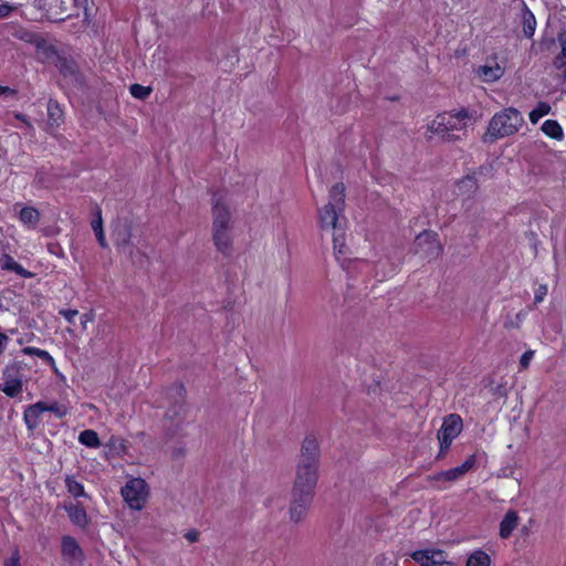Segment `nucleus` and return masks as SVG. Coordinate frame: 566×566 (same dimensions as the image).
I'll use <instances>...</instances> for the list:
<instances>
[{
  "label": "nucleus",
  "instance_id": "nucleus-7",
  "mask_svg": "<svg viewBox=\"0 0 566 566\" xmlns=\"http://www.w3.org/2000/svg\"><path fill=\"white\" fill-rule=\"evenodd\" d=\"M146 486L143 479H132L122 488V496L130 509L139 511L144 507L147 496Z\"/></svg>",
  "mask_w": 566,
  "mask_h": 566
},
{
  "label": "nucleus",
  "instance_id": "nucleus-53",
  "mask_svg": "<svg viewBox=\"0 0 566 566\" xmlns=\"http://www.w3.org/2000/svg\"><path fill=\"white\" fill-rule=\"evenodd\" d=\"M524 354L532 355V354H534V352H532V350H527V352H525Z\"/></svg>",
  "mask_w": 566,
  "mask_h": 566
},
{
  "label": "nucleus",
  "instance_id": "nucleus-54",
  "mask_svg": "<svg viewBox=\"0 0 566 566\" xmlns=\"http://www.w3.org/2000/svg\"><path fill=\"white\" fill-rule=\"evenodd\" d=\"M436 559H441V555H436Z\"/></svg>",
  "mask_w": 566,
  "mask_h": 566
},
{
  "label": "nucleus",
  "instance_id": "nucleus-5",
  "mask_svg": "<svg viewBox=\"0 0 566 566\" xmlns=\"http://www.w3.org/2000/svg\"><path fill=\"white\" fill-rule=\"evenodd\" d=\"M212 238L217 250L229 254L232 250L231 214L227 206L217 201L212 209Z\"/></svg>",
  "mask_w": 566,
  "mask_h": 566
},
{
  "label": "nucleus",
  "instance_id": "nucleus-10",
  "mask_svg": "<svg viewBox=\"0 0 566 566\" xmlns=\"http://www.w3.org/2000/svg\"><path fill=\"white\" fill-rule=\"evenodd\" d=\"M166 398L170 407L165 412V417L174 420L181 416L186 403V388L182 382H176L166 389Z\"/></svg>",
  "mask_w": 566,
  "mask_h": 566
},
{
  "label": "nucleus",
  "instance_id": "nucleus-34",
  "mask_svg": "<svg viewBox=\"0 0 566 566\" xmlns=\"http://www.w3.org/2000/svg\"><path fill=\"white\" fill-rule=\"evenodd\" d=\"M44 411H50L54 413L57 418H63L67 415V408L65 405H62L57 401H54L52 403L43 402Z\"/></svg>",
  "mask_w": 566,
  "mask_h": 566
},
{
  "label": "nucleus",
  "instance_id": "nucleus-17",
  "mask_svg": "<svg viewBox=\"0 0 566 566\" xmlns=\"http://www.w3.org/2000/svg\"><path fill=\"white\" fill-rule=\"evenodd\" d=\"M436 555H441V558L446 557L443 551L434 548L416 551L411 554V557L421 566H436L438 560L436 559Z\"/></svg>",
  "mask_w": 566,
  "mask_h": 566
},
{
  "label": "nucleus",
  "instance_id": "nucleus-18",
  "mask_svg": "<svg viewBox=\"0 0 566 566\" xmlns=\"http://www.w3.org/2000/svg\"><path fill=\"white\" fill-rule=\"evenodd\" d=\"M518 521H520V517H518V514L516 511H514V510L507 511L506 514L504 515L503 520L500 523V531H499L500 537L503 539L509 538L512 535L513 531L517 527Z\"/></svg>",
  "mask_w": 566,
  "mask_h": 566
},
{
  "label": "nucleus",
  "instance_id": "nucleus-33",
  "mask_svg": "<svg viewBox=\"0 0 566 566\" xmlns=\"http://www.w3.org/2000/svg\"><path fill=\"white\" fill-rule=\"evenodd\" d=\"M114 243L116 247H125L129 240V233L126 227H118L113 232Z\"/></svg>",
  "mask_w": 566,
  "mask_h": 566
},
{
  "label": "nucleus",
  "instance_id": "nucleus-25",
  "mask_svg": "<svg viewBox=\"0 0 566 566\" xmlns=\"http://www.w3.org/2000/svg\"><path fill=\"white\" fill-rule=\"evenodd\" d=\"M542 130L548 137L557 140H560L564 137L562 126L556 120L553 119L545 120L542 125Z\"/></svg>",
  "mask_w": 566,
  "mask_h": 566
},
{
  "label": "nucleus",
  "instance_id": "nucleus-2",
  "mask_svg": "<svg viewBox=\"0 0 566 566\" xmlns=\"http://www.w3.org/2000/svg\"><path fill=\"white\" fill-rule=\"evenodd\" d=\"M321 450L314 434L304 438L295 465V478L292 488L316 490L318 481Z\"/></svg>",
  "mask_w": 566,
  "mask_h": 566
},
{
  "label": "nucleus",
  "instance_id": "nucleus-43",
  "mask_svg": "<svg viewBox=\"0 0 566 566\" xmlns=\"http://www.w3.org/2000/svg\"><path fill=\"white\" fill-rule=\"evenodd\" d=\"M185 538H187L190 543H196L199 541V532L196 530H189L185 534Z\"/></svg>",
  "mask_w": 566,
  "mask_h": 566
},
{
  "label": "nucleus",
  "instance_id": "nucleus-11",
  "mask_svg": "<svg viewBox=\"0 0 566 566\" xmlns=\"http://www.w3.org/2000/svg\"><path fill=\"white\" fill-rule=\"evenodd\" d=\"M416 253L427 259H436L441 253L438 234L433 231H423L415 240Z\"/></svg>",
  "mask_w": 566,
  "mask_h": 566
},
{
  "label": "nucleus",
  "instance_id": "nucleus-41",
  "mask_svg": "<svg viewBox=\"0 0 566 566\" xmlns=\"http://www.w3.org/2000/svg\"><path fill=\"white\" fill-rule=\"evenodd\" d=\"M94 314L92 312L84 313L80 316V324L82 329H86L87 324L93 322Z\"/></svg>",
  "mask_w": 566,
  "mask_h": 566
},
{
  "label": "nucleus",
  "instance_id": "nucleus-39",
  "mask_svg": "<svg viewBox=\"0 0 566 566\" xmlns=\"http://www.w3.org/2000/svg\"><path fill=\"white\" fill-rule=\"evenodd\" d=\"M60 314L65 318V321L70 324H74L75 319L78 316L77 310H61Z\"/></svg>",
  "mask_w": 566,
  "mask_h": 566
},
{
  "label": "nucleus",
  "instance_id": "nucleus-14",
  "mask_svg": "<svg viewBox=\"0 0 566 566\" xmlns=\"http://www.w3.org/2000/svg\"><path fill=\"white\" fill-rule=\"evenodd\" d=\"M504 74V67L495 60L486 62L476 69L478 77L484 83H493Z\"/></svg>",
  "mask_w": 566,
  "mask_h": 566
},
{
  "label": "nucleus",
  "instance_id": "nucleus-32",
  "mask_svg": "<svg viewBox=\"0 0 566 566\" xmlns=\"http://www.w3.org/2000/svg\"><path fill=\"white\" fill-rule=\"evenodd\" d=\"M527 315V310H521L514 315V317L506 318V321L504 322V326L507 328H520L524 321L526 319Z\"/></svg>",
  "mask_w": 566,
  "mask_h": 566
},
{
  "label": "nucleus",
  "instance_id": "nucleus-13",
  "mask_svg": "<svg viewBox=\"0 0 566 566\" xmlns=\"http://www.w3.org/2000/svg\"><path fill=\"white\" fill-rule=\"evenodd\" d=\"M476 458L474 454L470 455L461 465L441 471L437 473L432 479L436 481H448L452 482L463 476L470 469L474 467Z\"/></svg>",
  "mask_w": 566,
  "mask_h": 566
},
{
  "label": "nucleus",
  "instance_id": "nucleus-4",
  "mask_svg": "<svg viewBox=\"0 0 566 566\" xmlns=\"http://www.w3.org/2000/svg\"><path fill=\"white\" fill-rule=\"evenodd\" d=\"M524 125L522 113L507 107L495 113L489 122L485 138L495 140L516 134Z\"/></svg>",
  "mask_w": 566,
  "mask_h": 566
},
{
  "label": "nucleus",
  "instance_id": "nucleus-19",
  "mask_svg": "<svg viewBox=\"0 0 566 566\" xmlns=\"http://www.w3.org/2000/svg\"><path fill=\"white\" fill-rule=\"evenodd\" d=\"M521 22L523 27V33L526 38H532L536 31V19L533 12L527 8V6L522 2V14Z\"/></svg>",
  "mask_w": 566,
  "mask_h": 566
},
{
  "label": "nucleus",
  "instance_id": "nucleus-38",
  "mask_svg": "<svg viewBox=\"0 0 566 566\" xmlns=\"http://www.w3.org/2000/svg\"><path fill=\"white\" fill-rule=\"evenodd\" d=\"M20 559H21V556H20L19 548L15 547L12 552L11 557H9L4 560L3 566H21Z\"/></svg>",
  "mask_w": 566,
  "mask_h": 566
},
{
  "label": "nucleus",
  "instance_id": "nucleus-42",
  "mask_svg": "<svg viewBox=\"0 0 566 566\" xmlns=\"http://www.w3.org/2000/svg\"><path fill=\"white\" fill-rule=\"evenodd\" d=\"M13 272L20 275L21 277L29 279L33 276V274L30 271L25 270L20 263L17 264Z\"/></svg>",
  "mask_w": 566,
  "mask_h": 566
},
{
  "label": "nucleus",
  "instance_id": "nucleus-50",
  "mask_svg": "<svg viewBox=\"0 0 566 566\" xmlns=\"http://www.w3.org/2000/svg\"><path fill=\"white\" fill-rule=\"evenodd\" d=\"M14 116H15V118H18V119L22 120V122H23V123H25L28 126H30V123L27 120V118H25V116H24V115H22V114H15Z\"/></svg>",
  "mask_w": 566,
  "mask_h": 566
},
{
  "label": "nucleus",
  "instance_id": "nucleus-27",
  "mask_svg": "<svg viewBox=\"0 0 566 566\" xmlns=\"http://www.w3.org/2000/svg\"><path fill=\"white\" fill-rule=\"evenodd\" d=\"M491 558L482 549L474 551L467 559V566H490Z\"/></svg>",
  "mask_w": 566,
  "mask_h": 566
},
{
  "label": "nucleus",
  "instance_id": "nucleus-36",
  "mask_svg": "<svg viewBox=\"0 0 566 566\" xmlns=\"http://www.w3.org/2000/svg\"><path fill=\"white\" fill-rule=\"evenodd\" d=\"M18 262L9 254H3L1 256V268L7 271H14Z\"/></svg>",
  "mask_w": 566,
  "mask_h": 566
},
{
  "label": "nucleus",
  "instance_id": "nucleus-48",
  "mask_svg": "<svg viewBox=\"0 0 566 566\" xmlns=\"http://www.w3.org/2000/svg\"><path fill=\"white\" fill-rule=\"evenodd\" d=\"M8 94H11V95H12V94H14V91H13V90H11V88H10V87H8V86H2V85H0V96H1V95H8Z\"/></svg>",
  "mask_w": 566,
  "mask_h": 566
},
{
  "label": "nucleus",
  "instance_id": "nucleus-1",
  "mask_svg": "<svg viewBox=\"0 0 566 566\" xmlns=\"http://www.w3.org/2000/svg\"><path fill=\"white\" fill-rule=\"evenodd\" d=\"M345 207V186L335 184L329 190L328 202L317 211L319 228L324 231H333V248L336 260L340 266L349 273L360 272L369 275L371 264L360 259H349L345 244V229L343 227V211Z\"/></svg>",
  "mask_w": 566,
  "mask_h": 566
},
{
  "label": "nucleus",
  "instance_id": "nucleus-24",
  "mask_svg": "<svg viewBox=\"0 0 566 566\" xmlns=\"http://www.w3.org/2000/svg\"><path fill=\"white\" fill-rule=\"evenodd\" d=\"M62 553H63V555L70 556L74 559H78L82 556V549H81L80 545L71 536L63 537Z\"/></svg>",
  "mask_w": 566,
  "mask_h": 566
},
{
  "label": "nucleus",
  "instance_id": "nucleus-28",
  "mask_svg": "<svg viewBox=\"0 0 566 566\" xmlns=\"http://www.w3.org/2000/svg\"><path fill=\"white\" fill-rule=\"evenodd\" d=\"M78 441L88 448H98L101 446L98 434L92 429L83 430L78 436Z\"/></svg>",
  "mask_w": 566,
  "mask_h": 566
},
{
  "label": "nucleus",
  "instance_id": "nucleus-31",
  "mask_svg": "<svg viewBox=\"0 0 566 566\" xmlns=\"http://www.w3.org/2000/svg\"><path fill=\"white\" fill-rule=\"evenodd\" d=\"M65 484H66L67 491L74 497L86 496L84 486L80 482H77L74 478L67 475L65 479Z\"/></svg>",
  "mask_w": 566,
  "mask_h": 566
},
{
  "label": "nucleus",
  "instance_id": "nucleus-37",
  "mask_svg": "<svg viewBox=\"0 0 566 566\" xmlns=\"http://www.w3.org/2000/svg\"><path fill=\"white\" fill-rule=\"evenodd\" d=\"M548 292L547 285L542 284L534 291V303L539 304L544 301Z\"/></svg>",
  "mask_w": 566,
  "mask_h": 566
},
{
  "label": "nucleus",
  "instance_id": "nucleus-45",
  "mask_svg": "<svg viewBox=\"0 0 566 566\" xmlns=\"http://www.w3.org/2000/svg\"><path fill=\"white\" fill-rule=\"evenodd\" d=\"M22 354L29 355V354H48L44 350L33 348V347H25L22 349Z\"/></svg>",
  "mask_w": 566,
  "mask_h": 566
},
{
  "label": "nucleus",
  "instance_id": "nucleus-52",
  "mask_svg": "<svg viewBox=\"0 0 566 566\" xmlns=\"http://www.w3.org/2000/svg\"><path fill=\"white\" fill-rule=\"evenodd\" d=\"M521 533L525 536H527L530 534V527L524 525L522 528H521Z\"/></svg>",
  "mask_w": 566,
  "mask_h": 566
},
{
  "label": "nucleus",
  "instance_id": "nucleus-3",
  "mask_svg": "<svg viewBox=\"0 0 566 566\" xmlns=\"http://www.w3.org/2000/svg\"><path fill=\"white\" fill-rule=\"evenodd\" d=\"M467 124L468 113L464 111L439 114L428 124L429 138L436 137L447 142L458 139L460 133L465 130Z\"/></svg>",
  "mask_w": 566,
  "mask_h": 566
},
{
  "label": "nucleus",
  "instance_id": "nucleus-30",
  "mask_svg": "<svg viewBox=\"0 0 566 566\" xmlns=\"http://www.w3.org/2000/svg\"><path fill=\"white\" fill-rule=\"evenodd\" d=\"M551 105L546 102H539L537 105L530 112L528 117L532 124H537L538 120L549 114Z\"/></svg>",
  "mask_w": 566,
  "mask_h": 566
},
{
  "label": "nucleus",
  "instance_id": "nucleus-40",
  "mask_svg": "<svg viewBox=\"0 0 566 566\" xmlns=\"http://www.w3.org/2000/svg\"><path fill=\"white\" fill-rule=\"evenodd\" d=\"M18 9V6L10 4V3H1L0 4V19L8 18L12 11Z\"/></svg>",
  "mask_w": 566,
  "mask_h": 566
},
{
  "label": "nucleus",
  "instance_id": "nucleus-8",
  "mask_svg": "<svg viewBox=\"0 0 566 566\" xmlns=\"http://www.w3.org/2000/svg\"><path fill=\"white\" fill-rule=\"evenodd\" d=\"M22 365L19 361H13L8 365L3 370V382L0 384V391L4 392L8 397H17L22 391Z\"/></svg>",
  "mask_w": 566,
  "mask_h": 566
},
{
  "label": "nucleus",
  "instance_id": "nucleus-46",
  "mask_svg": "<svg viewBox=\"0 0 566 566\" xmlns=\"http://www.w3.org/2000/svg\"><path fill=\"white\" fill-rule=\"evenodd\" d=\"M9 338L3 333H0V353L6 348V344L8 343Z\"/></svg>",
  "mask_w": 566,
  "mask_h": 566
},
{
  "label": "nucleus",
  "instance_id": "nucleus-16",
  "mask_svg": "<svg viewBox=\"0 0 566 566\" xmlns=\"http://www.w3.org/2000/svg\"><path fill=\"white\" fill-rule=\"evenodd\" d=\"M42 412H44L43 401H38L25 408L23 412V420L28 430L33 431L39 426Z\"/></svg>",
  "mask_w": 566,
  "mask_h": 566
},
{
  "label": "nucleus",
  "instance_id": "nucleus-15",
  "mask_svg": "<svg viewBox=\"0 0 566 566\" xmlns=\"http://www.w3.org/2000/svg\"><path fill=\"white\" fill-rule=\"evenodd\" d=\"M19 207L20 205H15L14 210L18 211L20 222L25 229L34 230L38 227L41 218L39 210L33 207H21L18 210Z\"/></svg>",
  "mask_w": 566,
  "mask_h": 566
},
{
  "label": "nucleus",
  "instance_id": "nucleus-29",
  "mask_svg": "<svg viewBox=\"0 0 566 566\" xmlns=\"http://www.w3.org/2000/svg\"><path fill=\"white\" fill-rule=\"evenodd\" d=\"M49 123L52 126H59L63 118V111L60 105L53 101L48 104Z\"/></svg>",
  "mask_w": 566,
  "mask_h": 566
},
{
  "label": "nucleus",
  "instance_id": "nucleus-12",
  "mask_svg": "<svg viewBox=\"0 0 566 566\" xmlns=\"http://www.w3.org/2000/svg\"><path fill=\"white\" fill-rule=\"evenodd\" d=\"M19 38L25 42L32 43L35 46V53L39 60L48 61L54 57L55 51L53 46L42 38L30 32H23L19 34Z\"/></svg>",
  "mask_w": 566,
  "mask_h": 566
},
{
  "label": "nucleus",
  "instance_id": "nucleus-22",
  "mask_svg": "<svg viewBox=\"0 0 566 566\" xmlns=\"http://www.w3.org/2000/svg\"><path fill=\"white\" fill-rule=\"evenodd\" d=\"M497 375L494 374L490 379L488 387L494 399H505L507 397V381L503 380V377H500V380L496 379Z\"/></svg>",
  "mask_w": 566,
  "mask_h": 566
},
{
  "label": "nucleus",
  "instance_id": "nucleus-47",
  "mask_svg": "<svg viewBox=\"0 0 566 566\" xmlns=\"http://www.w3.org/2000/svg\"><path fill=\"white\" fill-rule=\"evenodd\" d=\"M436 566H459V565H457L453 562L446 560V557H444V558H441V559L437 560V565Z\"/></svg>",
  "mask_w": 566,
  "mask_h": 566
},
{
  "label": "nucleus",
  "instance_id": "nucleus-21",
  "mask_svg": "<svg viewBox=\"0 0 566 566\" xmlns=\"http://www.w3.org/2000/svg\"><path fill=\"white\" fill-rule=\"evenodd\" d=\"M67 515L73 524L84 528L87 523V514L81 504H72L66 507Z\"/></svg>",
  "mask_w": 566,
  "mask_h": 566
},
{
  "label": "nucleus",
  "instance_id": "nucleus-23",
  "mask_svg": "<svg viewBox=\"0 0 566 566\" xmlns=\"http://www.w3.org/2000/svg\"><path fill=\"white\" fill-rule=\"evenodd\" d=\"M92 230L102 248H107V241L103 230V218L102 210L97 208L95 210L94 219L91 222Z\"/></svg>",
  "mask_w": 566,
  "mask_h": 566
},
{
  "label": "nucleus",
  "instance_id": "nucleus-20",
  "mask_svg": "<svg viewBox=\"0 0 566 566\" xmlns=\"http://www.w3.org/2000/svg\"><path fill=\"white\" fill-rule=\"evenodd\" d=\"M478 190L476 179L472 176H467L462 178L455 186V193L458 196L465 198H470Z\"/></svg>",
  "mask_w": 566,
  "mask_h": 566
},
{
  "label": "nucleus",
  "instance_id": "nucleus-26",
  "mask_svg": "<svg viewBox=\"0 0 566 566\" xmlns=\"http://www.w3.org/2000/svg\"><path fill=\"white\" fill-rule=\"evenodd\" d=\"M557 40L560 45V52L555 57L554 64L558 70H563L566 75V33H559Z\"/></svg>",
  "mask_w": 566,
  "mask_h": 566
},
{
  "label": "nucleus",
  "instance_id": "nucleus-49",
  "mask_svg": "<svg viewBox=\"0 0 566 566\" xmlns=\"http://www.w3.org/2000/svg\"><path fill=\"white\" fill-rule=\"evenodd\" d=\"M185 454V450L182 448H176L172 451V457L178 458Z\"/></svg>",
  "mask_w": 566,
  "mask_h": 566
},
{
  "label": "nucleus",
  "instance_id": "nucleus-44",
  "mask_svg": "<svg viewBox=\"0 0 566 566\" xmlns=\"http://www.w3.org/2000/svg\"><path fill=\"white\" fill-rule=\"evenodd\" d=\"M533 356H521L520 359V370H524L530 366L531 359Z\"/></svg>",
  "mask_w": 566,
  "mask_h": 566
},
{
  "label": "nucleus",
  "instance_id": "nucleus-6",
  "mask_svg": "<svg viewBox=\"0 0 566 566\" xmlns=\"http://www.w3.org/2000/svg\"><path fill=\"white\" fill-rule=\"evenodd\" d=\"M314 496V490L292 488L290 494L289 516L293 523L297 524L306 517Z\"/></svg>",
  "mask_w": 566,
  "mask_h": 566
},
{
  "label": "nucleus",
  "instance_id": "nucleus-51",
  "mask_svg": "<svg viewBox=\"0 0 566 566\" xmlns=\"http://www.w3.org/2000/svg\"><path fill=\"white\" fill-rule=\"evenodd\" d=\"M43 359H45L50 365L54 366V360H53V356L51 355H48V356H41Z\"/></svg>",
  "mask_w": 566,
  "mask_h": 566
},
{
  "label": "nucleus",
  "instance_id": "nucleus-9",
  "mask_svg": "<svg viewBox=\"0 0 566 566\" xmlns=\"http://www.w3.org/2000/svg\"><path fill=\"white\" fill-rule=\"evenodd\" d=\"M463 423L459 415L451 413L444 418L442 427L438 433L441 453L447 452L453 439L461 433Z\"/></svg>",
  "mask_w": 566,
  "mask_h": 566
},
{
  "label": "nucleus",
  "instance_id": "nucleus-35",
  "mask_svg": "<svg viewBox=\"0 0 566 566\" xmlns=\"http://www.w3.org/2000/svg\"><path fill=\"white\" fill-rule=\"evenodd\" d=\"M129 92L135 98L146 99L150 95L151 88L140 84H133L129 87Z\"/></svg>",
  "mask_w": 566,
  "mask_h": 566
}]
</instances>
